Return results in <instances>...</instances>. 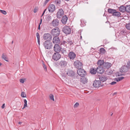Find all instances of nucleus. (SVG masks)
I'll use <instances>...</instances> for the list:
<instances>
[{"label": "nucleus", "instance_id": "f257e3e1", "mask_svg": "<svg viewBox=\"0 0 130 130\" xmlns=\"http://www.w3.org/2000/svg\"><path fill=\"white\" fill-rule=\"evenodd\" d=\"M43 45L45 48L47 49H50L52 47V43L48 40L44 42Z\"/></svg>", "mask_w": 130, "mask_h": 130}, {"label": "nucleus", "instance_id": "f03ea898", "mask_svg": "<svg viewBox=\"0 0 130 130\" xmlns=\"http://www.w3.org/2000/svg\"><path fill=\"white\" fill-rule=\"evenodd\" d=\"M60 31L58 27H55L52 30L51 33L52 35L55 36H57L59 34Z\"/></svg>", "mask_w": 130, "mask_h": 130}, {"label": "nucleus", "instance_id": "7ed1b4c3", "mask_svg": "<svg viewBox=\"0 0 130 130\" xmlns=\"http://www.w3.org/2000/svg\"><path fill=\"white\" fill-rule=\"evenodd\" d=\"M62 31L66 34H69L71 33V29L69 26H66L63 27Z\"/></svg>", "mask_w": 130, "mask_h": 130}, {"label": "nucleus", "instance_id": "20e7f679", "mask_svg": "<svg viewBox=\"0 0 130 130\" xmlns=\"http://www.w3.org/2000/svg\"><path fill=\"white\" fill-rule=\"evenodd\" d=\"M74 65L77 69H80L83 67V64L81 62L78 60H77L74 61Z\"/></svg>", "mask_w": 130, "mask_h": 130}, {"label": "nucleus", "instance_id": "39448f33", "mask_svg": "<svg viewBox=\"0 0 130 130\" xmlns=\"http://www.w3.org/2000/svg\"><path fill=\"white\" fill-rule=\"evenodd\" d=\"M77 73L79 75L82 77H84L86 74L85 70L81 68L77 70Z\"/></svg>", "mask_w": 130, "mask_h": 130}, {"label": "nucleus", "instance_id": "423d86ee", "mask_svg": "<svg viewBox=\"0 0 130 130\" xmlns=\"http://www.w3.org/2000/svg\"><path fill=\"white\" fill-rule=\"evenodd\" d=\"M64 13V11L62 9H59L57 13V17L59 18H61L63 15Z\"/></svg>", "mask_w": 130, "mask_h": 130}, {"label": "nucleus", "instance_id": "0eeeda50", "mask_svg": "<svg viewBox=\"0 0 130 130\" xmlns=\"http://www.w3.org/2000/svg\"><path fill=\"white\" fill-rule=\"evenodd\" d=\"M61 57V55L58 52L54 53L53 56V58L54 60L57 61L60 59Z\"/></svg>", "mask_w": 130, "mask_h": 130}, {"label": "nucleus", "instance_id": "6e6552de", "mask_svg": "<svg viewBox=\"0 0 130 130\" xmlns=\"http://www.w3.org/2000/svg\"><path fill=\"white\" fill-rule=\"evenodd\" d=\"M43 38L45 40H50L51 39L52 37L50 34L48 33H47L44 35Z\"/></svg>", "mask_w": 130, "mask_h": 130}, {"label": "nucleus", "instance_id": "1a4fd4ad", "mask_svg": "<svg viewBox=\"0 0 130 130\" xmlns=\"http://www.w3.org/2000/svg\"><path fill=\"white\" fill-rule=\"evenodd\" d=\"M101 85V82L100 80H95L94 82L93 85L95 87H99Z\"/></svg>", "mask_w": 130, "mask_h": 130}, {"label": "nucleus", "instance_id": "9d476101", "mask_svg": "<svg viewBox=\"0 0 130 130\" xmlns=\"http://www.w3.org/2000/svg\"><path fill=\"white\" fill-rule=\"evenodd\" d=\"M97 72L98 73L101 74L104 73L105 70L103 67L99 66L97 68Z\"/></svg>", "mask_w": 130, "mask_h": 130}, {"label": "nucleus", "instance_id": "9b49d317", "mask_svg": "<svg viewBox=\"0 0 130 130\" xmlns=\"http://www.w3.org/2000/svg\"><path fill=\"white\" fill-rule=\"evenodd\" d=\"M48 9L50 12H54L55 9V6L53 4L50 5L48 7Z\"/></svg>", "mask_w": 130, "mask_h": 130}, {"label": "nucleus", "instance_id": "f8f14e48", "mask_svg": "<svg viewBox=\"0 0 130 130\" xmlns=\"http://www.w3.org/2000/svg\"><path fill=\"white\" fill-rule=\"evenodd\" d=\"M54 48L55 51L56 52H58L61 50L60 46L57 44H56L54 45Z\"/></svg>", "mask_w": 130, "mask_h": 130}, {"label": "nucleus", "instance_id": "ddd939ff", "mask_svg": "<svg viewBox=\"0 0 130 130\" xmlns=\"http://www.w3.org/2000/svg\"><path fill=\"white\" fill-rule=\"evenodd\" d=\"M53 42L54 44H59L60 43V40L57 36L55 37L53 39Z\"/></svg>", "mask_w": 130, "mask_h": 130}, {"label": "nucleus", "instance_id": "4468645a", "mask_svg": "<svg viewBox=\"0 0 130 130\" xmlns=\"http://www.w3.org/2000/svg\"><path fill=\"white\" fill-rule=\"evenodd\" d=\"M76 56V54L73 52H70L68 54L69 57L70 59H73Z\"/></svg>", "mask_w": 130, "mask_h": 130}, {"label": "nucleus", "instance_id": "2eb2a0df", "mask_svg": "<svg viewBox=\"0 0 130 130\" xmlns=\"http://www.w3.org/2000/svg\"><path fill=\"white\" fill-rule=\"evenodd\" d=\"M129 69L127 66H123L120 69V71L121 72H127Z\"/></svg>", "mask_w": 130, "mask_h": 130}, {"label": "nucleus", "instance_id": "dca6fc26", "mask_svg": "<svg viewBox=\"0 0 130 130\" xmlns=\"http://www.w3.org/2000/svg\"><path fill=\"white\" fill-rule=\"evenodd\" d=\"M59 21L57 19H55L54 20L52 23V25L54 27L58 26L59 24Z\"/></svg>", "mask_w": 130, "mask_h": 130}, {"label": "nucleus", "instance_id": "f3484780", "mask_svg": "<svg viewBox=\"0 0 130 130\" xmlns=\"http://www.w3.org/2000/svg\"><path fill=\"white\" fill-rule=\"evenodd\" d=\"M111 65L112 64L111 63L108 62H104L103 67L104 69H108L111 67Z\"/></svg>", "mask_w": 130, "mask_h": 130}, {"label": "nucleus", "instance_id": "a211bd4d", "mask_svg": "<svg viewBox=\"0 0 130 130\" xmlns=\"http://www.w3.org/2000/svg\"><path fill=\"white\" fill-rule=\"evenodd\" d=\"M67 61L64 60H62L60 62L59 64L62 67H64L67 66Z\"/></svg>", "mask_w": 130, "mask_h": 130}, {"label": "nucleus", "instance_id": "6ab92c4d", "mask_svg": "<svg viewBox=\"0 0 130 130\" xmlns=\"http://www.w3.org/2000/svg\"><path fill=\"white\" fill-rule=\"evenodd\" d=\"M68 19V17L66 15H65L63 17L61 20L62 23L64 24H66Z\"/></svg>", "mask_w": 130, "mask_h": 130}, {"label": "nucleus", "instance_id": "aec40b11", "mask_svg": "<svg viewBox=\"0 0 130 130\" xmlns=\"http://www.w3.org/2000/svg\"><path fill=\"white\" fill-rule=\"evenodd\" d=\"M80 82L83 84H85L87 82L88 79L86 77H82L80 79Z\"/></svg>", "mask_w": 130, "mask_h": 130}, {"label": "nucleus", "instance_id": "412c9836", "mask_svg": "<svg viewBox=\"0 0 130 130\" xmlns=\"http://www.w3.org/2000/svg\"><path fill=\"white\" fill-rule=\"evenodd\" d=\"M104 63V61L103 60H99L97 62V64L98 66L100 67H102L101 66L102 65V67H103Z\"/></svg>", "mask_w": 130, "mask_h": 130}, {"label": "nucleus", "instance_id": "4be33fe9", "mask_svg": "<svg viewBox=\"0 0 130 130\" xmlns=\"http://www.w3.org/2000/svg\"><path fill=\"white\" fill-rule=\"evenodd\" d=\"M107 79V78L105 76H100L99 77V79L100 81L103 82L106 81Z\"/></svg>", "mask_w": 130, "mask_h": 130}, {"label": "nucleus", "instance_id": "5701e85b", "mask_svg": "<svg viewBox=\"0 0 130 130\" xmlns=\"http://www.w3.org/2000/svg\"><path fill=\"white\" fill-rule=\"evenodd\" d=\"M90 72L92 74H95L97 72V69L96 68H91L90 70Z\"/></svg>", "mask_w": 130, "mask_h": 130}, {"label": "nucleus", "instance_id": "b1692460", "mask_svg": "<svg viewBox=\"0 0 130 130\" xmlns=\"http://www.w3.org/2000/svg\"><path fill=\"white\" fill-rule=\"evenodd\" d=\"M121 15V13L118 11H117L116 10L115 11L113 14H112V15L113 16H115L119 17Z\"/></svg>", "mask_w": 130, "mask_h": 130}, {"label": "nucleus", "instance_id": "393cba45", "mask_svg": "<svg viewBox=\"0 0 130 130\" xmlns=\"http://www.w3.org/2000/svg\"><path fill=\"white\" fill-rule=\"evenodd\" d=\"M64 44L66 43L70 45H71L73 44L72 41L69 39L66 40V41H64Z\"/></svg>", "mask_w": 130, "mask_h": 130}, {"label": "nucleus", "instance_id": "a878e982", "mask_svg": "<svg viewBox=\"0 0 130 130\" xmlns=\"http://www.w3.org/2000/svg\"><path fill=\"white\" fill-rule=\"evenodd\" d=\"M119 9L120 12H124L125 11V7L123 6H121L119 7Z\"/></svg>", "mask_w": 130, "mask_h": 130}, {"label": "nucleus", "instance_id": "bb28decb", "mask_svg": "<svg viewBox=\"0 0 130 130\" xmlns=\"http://www.w3.org/2000/svg\"><path fill=\"white\" fill-rule=\"evenodd\" d=\"M74 74V72L71 70L68 71L67 73V74L68 75L70 76H73Z\"/></svg>", "mask_w": 130, "mask_h": 130}, {"label": "nucleus", "instance_id": "cd10ccee", "mask_svg": "<svg viewBox=\"0 0 130 130\" xmlns=\"http://www.w3.org/2000/svg\"><path fill=\"white\" fill-rule=\"evenodd\" d=\"M125 11L127 12H130V5H126L125 7Z\"/></svg>", "mask_w": 130, "mask_h": 130}, {"label": "nucleus", "instance_id": "c85d7f7f", "mask_svg": "<svg viewBox=\"0 0 130 130\" xmlns=\"http://www.w3.org/2000/svg\"><path fill=\"white\" fill-rule=\"evenodd\" d=\"M115 9H112L110 8H109L108 9V12L110 13H111L112 14H113L115 11Z\"/></svg>", "mask_w": 130, "mask_h": 130}, {"label": "nucleus", "instance_id": "c756f323", "mask_svg": "<svg viewBox=\"0 0 130 130\" xmlns=\"http://www.w3.org/2000/svg\"><path fill=\"white\" fill-rule=\"evenodd\" d=\"M2 58L7 61H8V59L6 55L4 54H3L2 56Z\"/></svg>", "mask_w": 130, "mask_h": 130}, {"label": "nucleus", "instance_id": "7c9ffc66", "mask_svg": "<svg viewBox=\"0 0 130 130\" xmlns=\"http://www.w3.org/2000/svg\"><path fill=\"white\" fill-rule=\"evenodd\" d=\"M36 36L37 38L38 42L39 45H40V36L39 35V33L38 32H37L36 33Z\"/></svg>", "mask_w": 130, "mask_h": 130}, {"label": "nucleus", "instance_id": "2f4dec72", "mask_svg": "<svg viewBox=\"0 0 130 130\" xmlns=\"http://www.w3.org/2000/svg\"><path fill=\"white\" fill-rule=\"evenodd\" d=\"M100 50V53L102 54H104L106 52L105 50L103 48H101Z\"/></svg>", "mask_w": 130, "mask_h": 130}, {"label": "nucleus", "instance_id": "473e14b6", "mask_svg": "<svg viewBox=\"0 0 130 130\" xmlns=\"http://www.w3.org/2000/svg\"><path fill=\"white\" fill-rule=\"evenodd\" d=\"M125 27L128 30H130V23L126 24Z\"/></svg>", "mask_w": 130, "mask_h": 130}, {"label": "nucleus", "instance_id": "72a5a7b5", "mask_svg": "<svg viewBox=\"0 0 130 130\" xmlns=\"http://www.w3.org/2000/svg\"><path fill=\"white\" fill-rule=\"evenodd\" d=\"M61 3L60 0H56L55 1V3L57 5H59Z\"/></svg>", "mask_w": 130, "mask_h": 130}, {"label": "nucleus", "instance_id": "f704fd0d", "mask_svg": "<svg viewBox=\"0 0 130 130\" xmlns=\"http://www.w3.org/2000/svg\"><path fill=\"white\" fill-rule=\"evenodd\" d=\"M125 33H126L125 31L124 30H122L121 31L120 33V34L121 35H124Z\"/></svg>", "mask_w": 130, "mask_h": 130}, {"label": "nucleus", "instance_id": "c9c22d12", "mask_svg": "<svg viewBox=\"0 0 130 130\" xmlns=\"http://www.w3.org/2000/svg\"><path fill=\"white\" fill-rule=\"evenodd\" d=\"M21 96L23 98H25L26 97V95L24 92H23L21 93Z\"/></svg>", "mask_w": 130, "mask_h": 130}, {"label": "nucleus", "instance_id": "e433bc0d", "mask_svg": "<svg viewBox=\"0 0 130 130\" xmlns=\"http://www.w3.org/2000/svg\"><path fill=\"white\" fill-rule=\"evenodd\" d=\"M54 97L53 95L52 94H51L49 95V97L51 100L54 101Z\"/></svg>", "mask_w": 130, "mask_h": 130}, {"label": "nucleus", "instance_id": "4c0bfd02", "mask_svg": "<svg viewBox=\"0 0 130 130\" xmlns=\"http://www.w3.org/2000/svg\"><path fill=\"white\" fill-rule=\"evenodd\" d=\"M124 78V77H120L118 78V79H116V81L117 82H118V81H120V80H122Z\"/></svg>", "mask_w": 130, "mask_h": 130}, {"label": "nucleus", "instance_id": "58836bf2", "mask_svg": "<svg viewBox=\"0 0 130 130\" xmlns=\"http://www.w3.org/2000/svg\"><path fill=\"white\" fill-rule=\"evenodd\" d=\"M24 106L26 107H27V101L26 99H24Z\"/></svg>", "mask_w": 130, "mask_h": 130}, {"label": "nucleus", "instance_id": "ea45409f", "mask_svg": "<svg viewBox=\"0 0 130 130\" xmlns=\"http://www.w3.org/2000/svg\"><path fill=\"white\" fill-rule=\"evenodd\" d=\"M61 52L63 54H66V50L64 49H62L61 51Z\"/></svg>", "mask_w": 130, "mask_h": 130}, {"label": "nucleus", "instance_id": "a19ab883", "mask_svg": "<svg viewBox=\"0 0 130 130\" xmlns=\"http://www.w3.org/2000/svg\"><path fill=\"white\" fill-rule=\"evenodd\" d=\"M0 11L1 13L4 14L5 15L6 14V12L5 10H0Z\"/></svg>", "mask_w": 130, "mask_h": 130}, {"label": "nucleus", "instance_id": "79ce46f5", "mask_svg": "<svg viewBox=\"0 0 130 130\" xmlns=\"http://www.w3.org/2000/svg\"><path fill=\"white\" fill-rule=\"evenodd\" d=\"M43 67L45 71L47 70V68L46 65L44 64H43Z\"/></svg>", "mask_w": 130, "mask_h": 130}, {"label": "nucleus", "instance_id": "37998d69", "mask_svg": "<svg viewBox=\"0 0 130 130\" xmlns=\"http://www.w3.org/2000/svg\"><path fill=\"white\" fill-rule=\"evenodd\" d=\"M127 66L129 69L130 68V60L129 61L127 65Z\"/></svg>", "mask_w": 130, "mask_h": 130}, {"label": "nucleus", "instance_id": "c03bdc74", "mask_svg": "<svg viewBox=\"0 0 130 130\" xmlns=\"http://www.w3.org/2000/svg\"><path fill=\"white\" fill-rule=\"evenodd\" d=\"M79 105V104L78 103H76L74 105V107H77Z\"/></svg>", "mask_w": 130, "mask_h": 130}, {"label": "nucleus", "instance_id": "a18cd8bd", "mask_svg": "<svg viewBox=\"0 0 130 130\" xmlns=\"http://www.w3.org/2000/svg\"><path fill=\"white\" fill-rule=\"evenodd\" d=\"M38 9L35 8L34 10V13H36L38 11Z\"/></svg>", "mask_w": 130, "mask_h": 130}, {"label": "nucleus", "instance_id": "49530a36", "mask_svg": "<svg viewBox=\"0 0 130 130\" xmlns=\"http://www.w3.org/2000/svg\"><path fill=\"white\" fill-rule=\"evenodd\" d=\"M20 82L22 83H23L24 82V80L22 79H20Z\"/></svg>", "mask_w": 130, "mask_h": 130}, {"label": "nucleus", "instance_id": "de8ad7c7", "mask_svg": "<svg viewBox=\"0 0 130 130\" xmlns=\"http://www.w3.org/2000/svg\"><path fill=\"white\" fill-rule=\"evenodd\" d=\"M116 82H113L111 83H110V84L111 85H113L116 84Z\"/></svg>", "mask_w": 130, "mask_h": 130}, {"label": "nucleus", "instance_id": "09e8293b", "mask_svg": "<svg viewBox=\"0 0 130 130\" xmlns=\"http://www.w3.org/2000/svg\"><path fill=\"white\" fill-rule=\"evenodd\" d=\"M50 0H45V1L44 4L45 5H46L47 3Z\"/></svg>", "mask_w": 130, "mask_h": 130}, {"label": "nucleus", "instance_id": "8fccbe9b", "mask_svg": "<svg viewBox=\"0 0 130 130\" xmlns=\"http://www.w3.org/2000/svg\"><path fill=\"white\" fill-rule=\"evenodd\" d=\"M5 107V104H3V105H2V107H2L3 109V108H4Z\"/></svg>", "mask_w": 130, "mask_h": 130}, {"label": "nucleus", "instance_id": "3c124183", "mask_svg": "<svg viewBox=\"0 0 130 130\" xmlns=\"http://www.w3.org/2000/svg\"><path fill=\"white\" fill-rule=\"evenodd\" d=\"M42 19H41V20H40V23H39V25H40L41 24V23H42Z\"/></svg>", "mask_w": 130, "mask_h": 130}, {"label": "nucleus", "instance_id": "603ef678", "mask_svg": "<svg viewBox=\"0 0 130 130\" xmlns=\"http://www.w3.org/2000/svg\"><path fill=\"white\" fill-rule=\"evenodd\" d=\"M112 73V72H109V73H108V74L110 75V74H111Z\"/></svg>", "mask_w": 130, "mask_h": 130}, {"label": "nucleus", "instance_id": "864d4df0", "mask_svg": "<svg viewBox=\"0 0 130 130\" xmlns=\"http://www.w3.org/2000/svg\"><path fill=\"white\" fill-rule=\"evenodd\" d=\"M117 94V92H115V93H113V95H115L116 94Z\"/></svg>", "mask_w": 130, "mask_h": 130}, {"label": "nucleus", "instance_id": "5fc2aeb1", "mask_svg": "<svg viewBox=\"0 0 130 130\" xmlns=\"http://www.w3.org/2000/svg\"><path fill=\"white\" fill-rule=\"evenodd\" d=\"M38 29L39 30L40 29V25H39L38 27Z\"/></svg>", "mask_w": 130, "mask_h": 130}, {"label": "nucleus", "instance_id": "6e6d98bb", "mask_svg": "<svg viewBox=\"0 0 130 130\" xmlns=\"http://www.w3.org/2000/svg\"><path fill=\"white\" fill-rule=\"evenodd\" d=\"M47 9H45V10H44V12H44V13L45 12V11H46V10H47Z\"/></svg>", "mask_w": 130, "mask_h": 130}, {"label": "nucleus", "instance_id": "4d7b16f0", "mask_svg": "<svg viewBox=\"0 0 130 130\" xmlns=\"http://www.w3.org/2000/svg\"><path fill=\"white\" fill-rule=\"evenodd\" d=\"M26 107L24 106L22 108V109H24Z\"/></svg>", "mask_w": 130, "mask_h": 130}, {"label": "nucleus", "instance_id": "13d9d810", "mask_svg": "<svg viewBox=\"0 0 130 130\" xmlns=\"http://www.w3.org/2000/svg\"><path fill=\"white\" fill-rule=\"evenodd\" d=\"M22 123V122H19V123H18L19 124H21Z\"/></svg>", "mask_w": 130, "mask_h": 130}, {"label": "nucleus", "instance_id": "bf43d9fd", "mask_svg": "<svg viewBox=\"0 0 130 130\" xmlns=\"http://www.w3.org/2000/svg\"><path fill=\"white\" fill-rule=\"evenodd\" d=\"M44 14V12H43L41 17H42L43 16V15Z\"/></svg>", "mask_w": 130, "mask_h": 130}, {"label": "nucleus", "instance_id": "052dcab7", "mask_svg": "<svg viewBox=\"0 0 130 130\" xmlns=\"http://www.w3.org/2000/svg\"><path fill=\"white\" fill-rule=\"evenodd\" d=\"M122 75V74H121L120 75L118 74V75L119 76H120V75Z\"/></svg>", "mask_w": 130, "mask_h": 130}, {"label": "nucleus", "instance_id": "680f3d73", "mask_svg": "<svg viewBox=\"0 0 130 130\" xmlns=\"http://www.w3.org/2000/svg\"><path fill=\"white\" fill-rule=\"evenodd\" d=\"M82 36H80V39H82Z\"/></svg>", "mask_w": 130, "mask_h": 130}, {"label": "nucleus", "instance_id": "e2e57ef3", "mask_svg": "<svg viewBox=\"0 0 130 130\" xmlns=\"http://www.w3.org/2000/svg\"><path fill=\"white\" fill-rule=\"evenodd\" d=\"M2 65V63L0 62V66Z\"/></svg>", "mask_w": 130, "mask_h": 130}, {"label": "nucleus", "instance_id": "0e129e2a", "mask_svg": "<svg viewBox=\"0 0 130 130\" xmlns=\"http://www.w3.org/2000/svg\"><path fill=\"white\" fill-rule=\"evenodd\" d=\"M13 43V41H12V43Z\"/></svg>", "mask_w": 130, "mask_h": 130}, {"label": "nucleus", "instance_id": "69168bd1", "mask_svg": "<svg viewBox=\"0 0 130 130\" xmlns=\"http://www.w3.org/2000/svg\"><path fill=\"white\" fill-rule=\"evenodd\" d=\"M112 114H113V113H112V114H111V116H112Z\"/></svg>", "mask_w": 130, "mask_h": 130}, {"label": "nucleus", "instance_id": "338daca9", "mask_svg": "<svg viewBox=\"0 0 130 130\" xmlns=\"http://www.w3.org/2000/svg\"><path fill=\"white\" fill-rule=\"evenodd\" d=\"M107 71V72H108L109 71L108 70Z\"/></svg>", "mask_w": 130, "mask_h": 130}]
</instances>
